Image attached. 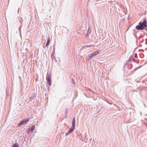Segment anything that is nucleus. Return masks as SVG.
Returning a JSON list of instances; mask_svg holds the SVG:
<instances>
[{
    "label": "nucleus",
    "instance_id": "nucleus-1",
    "mask_svg": "<svg viewBox=\"0 0 147 147\" xmlns=\"http://www.w3.org/2000/svg\"><path fill=\"white\" fill-rule=\"evenodd\" d=\"M146 21L145 19H144L143 21V22H140L139 23V25H137L136 26V28L138 30H143L144 29V27H146L147 26L146 24Z\"/></svg>",
    "mask_w": 147,
    "mask_h": 147
},
{
    "label": "nucleus",
    "instance_id": "nucleus-2",
    "mask_svg": "<svg viewBox=\"0 0 147 147\" xmlns=\"http://www.w3.org/2000/svg\"><path fill=\"white\" fill-rule=\"evenodd\" d=\"M100 50H98L95 51L92 53L89 54L86 57L88 60H89L91 59L94 58V57L98 54L100 53Z\"/></svg>",
    "mask_w": 147,
    "mask_h": 147
},
{
    "label": "nucleus",
    "instance_id": "nucleus-3",
    "mask_svg": "<svg viewBox=\"0 0 147 147\" xmlns=\"http://www.w3.org/2000/svg\"><path fill=\"white\" fill-rule=\"evenodd\" d=\"M51 74L49 73H47L46 77V80L48 82V84L50 86H51Z\"/></svg>",
    "mask_w": 147,
    "mask_h": 147
},
{
    "label": "nucleus",
    "instance_id": "nucleus-4",
    "mask_svg": "<svg viewBox=\"0 0 147 147\" xmlns=\"http://www.w3.org/2000/svg\"><path fill=\"white\" fill-rule=\"evenodd\" d=\"M75 129V127H74L72 126H71V127L69 129V130L67 132H66V136H67L73 132Z\"/></svg>",
    "mask_w": 147,
    "mask_h": 147
},
{
    "label": "nucleus",
    "instance_id": "nucleus-5",
    "mask_svg": "<svg viewBox=\"0 0 147 147\" xmlns=\"http://www.w3.org/2000/svg\"><path fill=\"white\" fill-rule=\"evenodd\" d=\"M30 119H24V120H22L21 124H22V125H24V124L28 122L29 121Z\"/></svg>",
    "mask_w": 147,
    "mask_h": 147
},
{
    "label": "nucleus",
    "instance_id": "nucleus-6",
    "mask_svg": "<svg viewBox=\"0 0 147 147\" xmlns=\"http://www.w3.org/2000/svg\"><path fill=\"white\" fill-rule=\"evenodd\" d=\"M76 125V119L74 117L73 118L72 122V125L71 126H72L74 127H75Z\"/></svg>",
    "mask_w": 147,
    "mask_h": 147
},
{
    "label": "nucleus",
    "instance_id": "nucleus-7",
    "mask_svg": "<svg viewBox=\"0 0 147 147\" xmlns=\"http://www.w3.org/2000/svg\"><path fill=\"white\" fill-rule=\"evenodd\" d=\"M50 43V38H49L47 39V41L46 44V46H45L46 47H47V49L48 48V46L49 45Z\"/></svg>",
    "mask_w": 147,
    "mask_h": 147
},
{
    "label": "nucleus",
    "instance_id": "nucleus-8",
    "mask_svg": "<svg viewBox=\"0 0 147 147\" xmlns=\"http://www.w3.org/2000/svg\"><path fill=\"white\" fill-rule=\"evenodd\" d=\"M12 147H19L18 144V143H16L13 145Z\"/></svg>",
    "mask_w": 147,
    "mask_h": 147
},
{
    "label": "nucleus",
    "instance_id": "nucleus-9",
    "mask_svg": "<svg viewBox=\"0 0 147 147\" xmlns=\"http://www.w3.org/2000/svg\"><path fill=\"white\" fill-rule=\"evenodd\" d=\"M35 129V126L34 125H32V126L30 129L31 131L34 130Z\"/></svg>",
    "mask_w": 147,
    "mask_h": 147
},
{
    "label": "nucleus",
    "instance_id": "nucleus-10",
    "mask_svg": "<svg viewBox=\"0 0 147 147\" xmlns=\"http://www.w3.org/2000/svg\"><path fill=\"white\" fill-rule=\"evenodd\" d=\"M90 28H89L88 29L87 32V35H89V34L90 33L91 31L90 30H89V29Z\"/></svg>",
    "mask_w": 147,
    "mask_h": 147
},
{
    "label": "nucleus",
    "instance_id": "nucleus-11",
    "mask_svg": "<svg viewBox=\"0 0 147 147\" xmlns=\"http://www.w3.org/2000/svg\"><path fill=\"white\" fill-rule=\"evenodd\" d=\"M94 46V45H88L86 46H87V47H93Z\"/></svg>",
    "mask_w": 147,
    "mask_h": 147
},
{
    "label": "nucleus",
    "instance_id": "nucleus-12",
    "mask_svg": "<svg viewBox=\"0 0 147 147\" xmlns=\"http://www.w3.org/2000/svg\"><path fill=\"white\" fill-rule=\"evenodd\" d=\"M72 82L73 84L74 85L75 84V82H74V80L73 78L72 79Z\"/></svg>",
    "mask_w": 147,
    "mask_h": 147
},
{
    "label": "nucleus",
    "instance_id": "nucleus-13",
    "mask_svg": "<svg viewBox=\"0 0 147 147\" xmlns=\"http://www.w3.org/2000/svg\"><path fill=\"white\" fill-rule=\"evenodd\" d=\"M21 124V122L19 123H18V125H19V126H20L21 125H22V124Z\"/></svg>",
    "mask_w": 147,
    "mask_h": 147
},
{
    "label": "nucleus",
    "instance_id": "nucleus-14",
    "mask_svg": "<svg viewBox=\"0 0 147 147\" xmlns=\"http://www.w3.org/2000/svg\"><path fill=\"white\" fill-rule=\"evenodd\" d=\"M129 60H127L126 62V63H129Z\"/></svg>",
    "mask_w": 147,
    "mask_h": 147
},
{
    "label": "nucleus",
    "instance_id": "nucleus-15",
    "mask_svg": "<svg viewBox=\"0 0 147 147\" xmlns=\"http://www.w3.org/2000/svg\"><path fill=\"white\" fill-rule=\"evenodd\" d=\"M45 47V45L44 44V45H43V48H44Z\"/></svg>",
    "mask_w": 147,
    "mask_h": 147
},
{
    "label": "nucleus",
    "instance_id": "nucleus-16",
    "mask_svg": "<svg viewBox=\"0 0 147 147\" xmlns=\"http://www.w3.org/2000/svg\"><path fill=\"white\" fill-rule=\"evenodd\" d=\"M30 129H29V130H28V131H29Z\"/></svg>",
    "mask_w": 147,
    "mask_h": 147
}]
</instances>
